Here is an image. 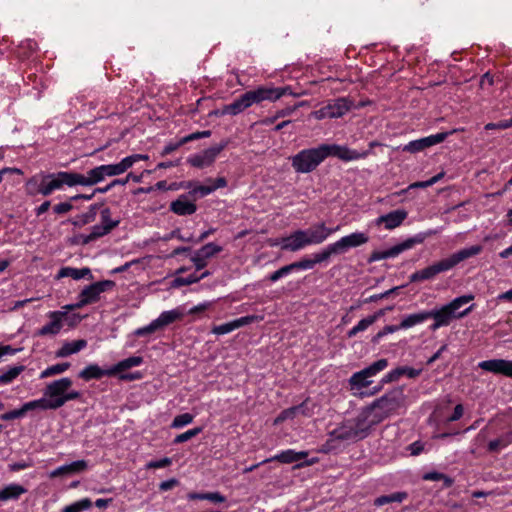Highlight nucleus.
<instances>
[{
  "mask_svg": "<svg viewBox=\"0 0 512 512\" xmlns=\"http://www.w3.org/2000/svg\"><path fill=\"white\" fill-rule=\"evenodd\" d=\"M72 380L63 377L48 383L44 389L43 397L36 399L39 409L56 410L64 406L67 402L81 398V392L71 389Z\"/></svg>",
  "mask_w": 512,
  "mask_h": 512,
  "instance_id": "obj_1",
  "label": "nucleus"
},
{
  "mask_svg": "<svg viewBox=\"0 0 512 512\" xmlns=\"http://www.w3.org/2000/svg\"><path fill=\"white\" fill-rule=\"evenodd\" d=\"M64 186L74 187L73 172L39 173L25 182V191L29 196H49Z\"/></svg>",
  "mask_w": 512,
  "mask_h": 512,
  "instance_id": "obj_2",
  "label": "nucleus"
},
{
  "mask_svg": "<svg viewBox=\"0 0 512 512\" xmlns=\"http://www.w3.org/2000/svg\"><path fill=\"white\" fill-rule=\"evenodd\" d=\"M286 94V88L259 86L248 90L230 104L223 107L222 114L236 116L253 105L263 101L274 102Z\"/></svg>",
  "mask_w": 512,
  "mask_h": 512,
  "instance_id": "obj_3",
  "label": "nucleus"
},
{
  "mask_svg": "<svg viewBox=\"0 0 512 512\" xmlns=\"http://www.w3.org/2000/svg\"><path fill=\"white\" fill-rule=\"evenodd\" d=\"M129 169L126 158L119 163L106 164L94 167L87 171L86 175L73 172L75 186H94L102 182L106 177L118 176L125 173Z\"/></svg>",
  "mask_w": 512,
  "mask_h": 512,
  "instance_id": "obj_4",
  "label": "nucleus"
},
{
  "mask_svg": "<svg viewBox=\"0 0 512 512\" xmlns=\"http://www.w3.org/2000/svg\"><path fill=\"white\" fill-rule=\"evenodd\" d=\"M369 236L364 232H354L346 235L336 242L329 244L322 251L313 254L315 262L322 263L327 261L334 254H343L350 248H355L366 244Z\"/></svg>",
  "mask_w": 512,
  "mask_h": 512,
  "instance_id": "obj_5",
  "label": "nucleus"
},
{
  "mask_svg": "<svg viewBox=\"0 0 512 512\" xmlns=\"http://www.w3.org/2000/svg\"><path fill=\"white\" fill-rule=\"evenodd\" d=\"M326 159L323 145L303 149L291 157V165L297 173H310Z\"/></svg>",
  "mask_w": 512,
  "mask_h": 512,
  "instance_id": "obj_6",
  "label": "nucleus"
},
{
  "mask_svg": "<svg viewBox=\"0 0 512 512\" xmlns=\"http://www.w3.org/2000/svg\"><path fill=\"white\" fill-rule=\"evenodd\" d=\"M387 367V359H379L361 371L355 372L348 380L350 391H352L354 395H362V390L372 384L373 381L371 378Z\"/></svg>",
  "mask_w": 512,
  "mask_h": 512,
  "instance_id": "obj_7",
  "label": "nucleus"
},
{
  "mask_svg": "<svg viewBox=\"0 0 512 512\" xmlns=\"http://www.w3.org/2000/svg\"><path fill=\"white\" fill-rule=\"evenodd\" d=\"M402 393L392 391L373 402L369 407V413L373 414V424L379 423L389 415L397 411L402 405Z\"/></svg>",
  "mask_w": 512,
  "mask_h": 512,
  "instance_id": "obj_8",
  "label": "nucleus"
},
{
  "mask_svg": "<svg viewBox=\"0 0 512 512\" xmlns=\"http://www.w3.org/2000/svg\"><path fill=\"white\" fill-rule=\"evenodd\" d=\"M115 283L111 280H103L95 282L86 286L78 295V302L75 304H68L63 307L66 310L80 309L86 305L96 303L100 300V295L108 290H111Z\"/></svg>",
  "mask_w": 512,
  "mask_h": 512,
  "instance_id": "obj_9",
  "label": "nucleus"
},
{
  "mask_svg": "<svg viewBox=\"0 0 512 512\" xmlns=\"http://www.w3.org/2000/svg\"><path fill=\"white\" fill-rule=\"evenodd\" d=\"M424 241V237L422 235H416L414 237H410L403 242L396 244L386 250H375L369 256L368 262H376L389 258H395L401 253L412 249L415 245L421 244Z\"/></svg>",
  "mask_w": 512,
  "mask_h": 512,
  "instance_id": "obj_10",
  "label": "nucleus"
},
{
  "mask_svg": "<svg viewBox=\"0 0 512 512\" xmlns=\"http://www.w3.org/2000/svg\"><path fill=\"white\" fill-rule=\"evenodd\" d=\"M119 220H113L109 208H104L100 212V224L94 225L87 235H82V243L88 244L107 234L119 225Z\"/></svg>",
  "mask_w": 512,
  "mask_h": 512,
  "instance_id": "obj_11",
  "label": "nucleus"
},
{
  "mask_svg": "<svg viewBox=\"0 0 512 512\" xmlns=\"http://www.w3.org/2000/svg\"><path fill=\"white\" fill-rule=\"evenodd\" d=\"M351 108V102L346 98H338L329 102L326 106L319 110L313 111L312 116L317 120L326 118H339L345 115Z\"/></svg>",
  "mask_w": 512,
  "mask_h": 512,
  "instance_id": "obj_12",
  "label": "nucleus"
},
{
  "mask_svg": "<svg viewBox=\"0 0 512 512\" xmlns=\"http://www.w3.org/2000/svg\"><path fill=\"white\" fill-rule=\"evenodd\" d=\"M326 158L329 156L336 157L342 161H354L364 159L369 155V151L359 152L354 149H350L347 146L337 144H322Z\"/></svg>",
  "mask_w": 512,
  "mask_h": 512,
  "instance_id": "obj_13",
  "label": "nucleus"
},
{
  "mask_svg": "<svg viewBox=\"0 0 512 512\" xmlns=\"http://www.w3.org/2000/svg\"><path fill=\"white\" fill-rule=\"evenodd\" d=\"M181 317L182 313L177 309L164 311L160 314V316L157 319L153 320L149 325L139 328L136 331V335L144 336L153 333L156 330L173 323L174 321L180 319Z\"/></svg>",
  "mask_w": 512,
  "mask_h": 512,
  "instance_id": "obj_14",
  "label": "nucleus"
},
{
  "mask_svg": "<svg viewBox=\"0 0 512 512\" xmlns=\"http://www.w3.org/2000/svg\"><path fill=\"white\" fill-rule=\"evenodd\" d=\"M69 310L63 309L62 311H50L47 314L49 322L42 326L37 332L38 336H55L60 333L63 328V321L67 316Z\"/></svg>",
  "mask_w": 512,
  "mask_h": 512,
  "instance_id": "obj_15",
  "label": "nucleus"
},
{
  "mask_svg": "<svg viewBox=\"0 0 512 512\" xmlns=\"http://www.w3.org/2000/svg\"><path fill=\"white\" fill-rule=\"evenodd\" d=\"M278 244H281L282 250L291 252L299 251L310 245L307 238V231L304 230H296L289 236L282 238L280 242H273L271 245L274 246Z\"/></svg>",
  "mask_w": 512,
  "mask_h": 512,
  "instance_id": "obj_16",
  "label": "nucleus"
},
{
  "mask_svg": "<svg viewBox=\"0 0 512 512\" xmlns=\"http://www.w3.org/2000/svg\"><path fill=\"white\" fill-rule=\"evenodd\" d=\"M223 148H224L223 145L210 147L200 153L191 155L187 159V162L191 166L200 168V169L209 167L215 162L217 156L220 154V152L223 150Z\"/></svg>",
  "mask_w": 512,
  "mask_h": 512,
  "instance_id": "obj_17",
  "label": "nucleus"
},
{
  "mask_svg": "<svg viewBox=\"0 0 512 512\" xmlns=\"http://www.w3.org/2000/svg\"><path fill=\"white\" fill-rule=\"evenodd\" d=\"M264 319L263 315H247L244 317H240L231 322H227L221 325L214 326L212 328V333L216 335H224L228 334L240 327L249 325L254 322H260Z\"/></svg>",
  "mask_w": 512,
  "mask_h": 512,
  "instance_id": "obj_18",
  "label": "nucleus"
},
{
  "mask_svg": "<svg viewBox=\"0 0 512 512\" xmlns=\"http://www.w3.org/2000/svg\"><path fill=\"white\" fill-rule=\"evenodd\" d=\"M447 132H440L421 139L410 141L402 150L409 153H417L424 149L443 142L447 137Z\"/></svg>",
  "mask_w": 512,
  "mask_h": 512,
  "instance_id": "obj_19",
  "label": "nucleus"
},
{
  "mask_svg": "<svg viewBox=\"0 0 512 512\" xmlns=\"http://www.w3.org/2000/svg\"><path fill=\"white\" fill-rule=\"evenodd\" d=\"M478 367L484 371L491 372L496 375H502L512 378V360L491 359L481 361Z\"/></svg>",
  "mask_w": 512,
  "mask_h": 512,
  "instance_id": "obj_20",
  "label": "nucleus"
},
{
  "mask_svg": "<svg viewBox=\"0 0 512 512\" xmlns=\"http://www.w3.org/2000/svg\"><path fill=\"white\" fill-rule=\"evenodd\" d=\"M446 270H448V260H441L438 263L412 273L409 277V281L411 283H416L431 280L434 279L439 273Z\"/></svg>",
  "mask_w": 512,
  "mask_h": 512,
  "instance_id": "obj_21",
  "label": "nucleus"
},
{
  "mask_svg": "<svg viewBox=\"0 0 512 512\" xmlns=\"http://www.w3.org/2000/svg\"><path fill=\"white\" fill-rule=\"evenodd\" d=\"M316 264L317 263L315 262L314 257L313 258L305 257L297 262H293L291 264L281 267L280 269L271 273L268 278L271 282H276L283 276H286L287 274L291 273L292 271L312 269Z\"/></svg>",
  "mask_w": 512,
  "mask_h": 512,
  "instance_id": "obj_22",
  "label": "nucleus"
},
{
  "mask_svg": "<svg viewBox=\"0 0 512 512\" xmlns=\"http://www.w3.org/2000/svg\"><path fill=\"white\" fill-rule=\"evenodd\" d=\"M407 212L405 210H394L385 215L379 216L375 220L376 226L384 225L387 230H392L399 227L403 221L407 218Z\"/></svg>",
  "mask_w": 512,
  "mask_h": 512,
  "instance_id": "obj_23",
  "label": "nucleus"
},
{
  "mask_svg": "<svg viewBox=\"0 0 512 512\" xmlns=\"http://www.w3.org/2000/svg\"><path fill=\"white\" fill-rule=\"evenodd\" d=\"M338 230L337 228H328L325 223H318L307 231V238L310 245L323 243L331 234Z\"/></svg>",
  "mask_w": 512,
  "mask_h": 512,
  "instance_id": "obj_24",
  "label": "nucleus"
},
{
  "mask_svg": "<svg viewBox=\"0 0 512 512\" xmlns=\"http://www.w3.org/2000/svg\"><path fill=\"white\" fill-rule=\"evenodd\" d=\"M308 451H295L293 449L284 450L268 459L262 461V463H268L272 461H277L283 464H291L294 462H298L302 459H305L308 456Z\"/></svg>",
  "mask_w": 512,
  "mask_h": 512,
  "instance_id": "obj_25",
  "label": "nucleus"
},
{
  "mask_svg": "<svg viewBox=\"0 0 512 512\" xmlns=\"http://www.w3.org/2000/svg\"><path fill=\"white\" fill-rule=\"evenodd\" d=\"M473 299H474V296L469 294V295H463V296L458 297V298L454 299L453 301H451L450 302V318L451 317L461 318V317L465 316L466 314H468L472 310L474 304H471L464 309H462V307L469 304Z\"/></svg>",
  "mask_w": 512,
  "mask_h": 512,
  "instance_id": "obj_26",
  "label": "nucleus"
},
{
  "mask_svg": "<svg viewBox=\"0 0 512 512\" xmlns=\"http://www.w3.org/2000/svg\"><path fill=\"white\" fill-rule=\"evenodd\" d=\"M170 210L180 216L192 215L196 212V204L185 195H181L177 200L173 201L170 205Z\"/></svg>",
  "mask_w": 512,
  "mask_h": 512,
  "instance_id": "obj_27",
  "label": "nucleus"
},
{
  "mask_svg": "<svg viewBox=\"0 0 512 512\" xmlns=\"http://www.w3.org/2000/svg\"><path fill=\"white\" fill-rule=\"evenodd\" d=\"M88 465L85 460L74 461L70 464L60 466L55 470L51 471L49 476L50 478H56L66 474H75L83 472L87 469Z\"/></svg>",
  "mask_w": 512,
  "mask_h": 512,
  "instance_id": "obj_28",
  "label": "nucleus"
},
{
  "mask_svg": "<svg viewBox=\"0 0 512 512\" xmlns=\"http://www.w3.org/2000/svg\"><path fill=\"white\" fill-rule=\"evenodd\" d=\"M425 314H429V319L434 320L430 326L432 331H435L442 326L448 325V304L443 305L440 309L425 311Z\"/></svg>",
  "mask_w": 512,
  "mask_h": 512,
  "instance_id": "obj_29",
  "label": "nucleus"
},
{
  "mask_svg": "<svg viewBox=\"0 0 512 512\" xmlns=\"http://www.w3.org/2000/svg\"><path fill=\"white\" fill-rule=\"evenodd\" d=\"M87 346L85 339H79L71 342H65L61 348L56 351L57 358H65L72 354H76Z\"/></svg>",
  "mask_w": 512,
  "mask_h": 512,
  "instance_id": "obj_30",
  "label": "nucleus"
},
{
  "mask_svg": "<svg viewBox=\"0 0 512 512\" xmlns=\"http://www.w3.org/2000/svg\"><path fill=\"white\" fill-rule=\"evenodd\" d=\"M79 378L84 381H90L93 379H100L104 376H111L109 369H102L97 364H90L79 372Z\"/></svg>",
  "mask_w": 512,
  "mask_h": 512,
  "instance_id": "obj_31",
  "label": "nucleus"
},
{
  "mask_svg": "<svg viewBox=\"0 0 512 512\" xmlns=\"http://www.w3.org/2000/svg\"><path fill=\"white\" fill-rule=\"evenodd\" d=\"M71 277L74 280H80L82 278L92 279L93 276L91 274V270L88 267L84 268H73V267H63L58 271L57 278Z\"/></svg>",
  "mask_w": 512,
  "mask_h": 512,
  "instance_id": "obj_32",
  "label": "nucleus"
},
{
  "mask_svg": "<svg viewBox=\"0 0 512 512\" xmlns=\"http://www.w3.org/2000/svg\"><path fill=\"white\" fill-rule=\"evenodd\" d=\"M39 409V405L36 400L29 401L22 405L21 408L6 412L0 415V419L3 421H11L23 417L28 411Z\"/></svg>",
  "mask_w": 512,
  "mask_h": 512,
  "instance_id": "obj_33",
  "label": "nucleus"
},
{
  "mask_svg": "<svg viewBox=\"0 0 512 512\" xmlns=\"http://www.w3.org/2000/svg\"><path fill=\"white\" fill-rule=\"evenodd\" d=\"M27 490L19 484H9L0 490V501L17 500Z\"/></svg>",
  "mask_w": 512,
  "mask_h": 512,
  "instance_id": "obj_34",
  "label": "nucleus"
},
{
  "mask_svg": "<svg viewBox=\"0 0 512 512\" xmlns=\"http://www.w3.org/2000/svg\"><path fill=\"white\" fill-rule=\"evenodd\" d=\"M142 362H143L142 357L132 356V357L126 358V359L118 362L117 364H115L114 366L109 368V372L111 373V376H115V375H117L123 371H126L130 368L139 366Z\"/></svg>",
  "mask_w": 512,
  "mask_h": 512,
  "instance_id": "obj_35",
  "label": "nucleus"
},
{
  "mask_svg": "<svg viewBox=\"0 0 512 512\" xmlns=\"http://www.w3.org/2000/svg\"><path fill=\"white\" fill-rule=\"evenodd\" d=\"M482 250V247L480 245H474L468 248H464L458 253L453 254L450 256V266L455 265L459 263L460 261L467 259L471 256H475L479 254Z\"/></svg>",
  "mask_w": 512,
  "mask_h": 512,
  "instance_id": "obj_36",
  "label": "nucleus"
},
{
  "mask_svg": "<svg viewBox=\"0 0 512 512\" xmlns=\"http://www.w3.org/2000/svg\"><path fill=\"white\" fill-rule=\"evenodd\" d=\"M429 316H430L429 314H425V311L415 313V314H410L403 318V320L399 324L400 328L408 329V328H411L418 324H421V323L425 322L426 320H428Z\"/></svg>",
  "mask_w": 512,
  "mask_h": 512,
  "instance_id": "obj_37",
  "label": "nucleus"
},
{
  "mask_svg": "<svg viewBox=\"0 0 512 512\" xmlns=\"http://www.w3.org/2000/svg\"><path fill=\"white\" fill-rule=\"evenodd\" d=\"M189 500H208L213 503H223L226 501L225 496H223L219 492H205V493H196L192 492L187 495Z\"/></svg>",
  "mask_w": 512,
  "mask_h": 512,
  "instance_id": "obj_38",
  "label": "nucleus"
},
{
  "mask_svg": "<svg viewBox=\"0 0 512 512\" xmlns=\"http://www.w3.org/2000/svg\"><path fill=\"white\" fill-rule=\"evenodd\" d=\"M69 368H70V363H68V362L57 363V364L51 365V366L47 367L46 369H44L40 373V379H45V378H49V377H52L55 375L62 374L65 371H67Z\"/></svg>",
  "mask_w": 512,
  "mask_h": 512,
  "instance_id": "obj_39",
  "label": "nucleus"
},
{
  "mask_svg": "<svg viewBox=\"0 0 512 512\" xmlns=\"http://www.w3.org/2000/svg\"><path fill=\"white\" fill-rule=\"evenodd\" d=\"M407 498V493L405 492H395L390 495H382L375 499L374 504L376 506H383L392 502H402Z\"/></svg>",
  "mask_w": 512,
  "mask_h": 512,
  "instance_id": "obj_40",
  "label": "nucleus"
},
{
  "mask_svg": "<svg viewBox=\"0 0 512 512\" xmlns=\"http://www.w3.org/2000/svg\"><path fill=\"white\" fill-rule=\"evenodd\" d=\"M374 323L375 322L370 317V315L361 319L353 328H351L347 332V337L353 338V337L357 336L359 333L366 331Z\"/></svg>",
  "mask_w": 512,
  "mask_h": 512,
  "instance_id": "obj_41",
  "label": "nucleus"
},
{
  "mask_svg": "<svg viewBox=\"0 0 512 512\" xmlns=\"http://www.w3.org/2000/svg\"><path fill=\"white\" fill-rule=\"evenodd\" d=\"M24 370V366H14L0 374V384L6 385L15 380Z\"/></svg>",
  "mask_w": 512,
  "mask_h": 512,
  "instance_id": "obj_42",
  "label": "nucleus"
},
{
  "mask_svg": "<svg viewBox=\"0 0 512 512\" xmlns=\"http://www.w3.org/2000/svg\"><path fill=\"white\" fill-rule=\"evenodd\" d=\"M305 405H297L283 410L274 420V425H279L288 419H294L299 414V409Z\"/></svg>",
  "mask_w": 512,
  "mask_h": 512,
  "instance_id": "obj_43",
  "label": "nucleus"
},
{
  "mask_svg": "<svg viewBox=\"0 0 512 512\" xmlns=\"http://www.w3.org/2000/svg\"><path fill=\"white\" fill-rule=\"evenodd\" d=\"M96 217V206L93 205L90 207L89 211L86 213H83L81 215H78L76 219L73 221V224L75 226H84L86 224H89L95 220Z\"/></svg>",
  "mask_w": 512,
  "mask_h": 512,
  "instance_id": "obj_44",
  "label": "nucleus"
},
{
  "mask_svg": "<svg viewBox=\"0 0 512 512\" xmlns=\"http://www.w3.org/2000/svg\"><path fill=\"white\" fill-rule=\"evenodd\" d=\"M91 507V501L88 498L82 499L66 506L62 512H82Z\"/></svg>",
  "mask_w": 512,
  "mask_h": 512,
  "instance_id": "obj_45",
  "label": "nucleus"
},
{
  "mask_svg": "<svg viewBox=\"0 0 512 512\" xmlns=\"http://www.w3.org/2000/svg\"><path fill=\"white\" fill-rule=\"evenodd\" d=\"M194 419V416L190 413H183L180 415H177L171 424L172 428H182L188 424H190Z\"/></svg>",
  "mask_w": 512,
  "mask_h": 512,
  "instance_id": "obj_46",
  "label": "nucleus"
},
{
  "mask_svg": "<svg viewBox=\"0 0 512 512\" xmlns=\"http://www.w3.org/2000/svg\"><path fill=\"white\" fill-rule=\"evenodd\" d=\"M202 432V427H195L175 437L174 443L179 444L190 440Z\"/></svg>",
  "mask_w": 512,
  "mask_h": 512,
  "instance_id": "obj_47",
  "label": "nucleus"
},
{
  "mask_svg": "<svg viewBox=\"0 0 512 512\" xmlns=\"http://www.w3.org/2000/svg\"><path fill=\"white\" fill-rule=\"evenodd\" d=\"M221 251L222 247L214 243H208L204 245L200 250H198V252L201 253V255L206 259L220 253Z\"/></svg>",
  "mask_w": 512,
  "mask_h": 512,
  "instance_id": "obj_48",
  "label": "nucleus"
},
{
  "mask_svg": "<svg viewBox=\"0 0 512 512\" xmlns=\"http://www.w3.org/2000/svg\"><path fill=\"white\" fill-rule=\"evenodd\" d=\"M20 56L29 57L37 49V43L33 40H25L20 45Z\"/></svg>",
  "mask_w": 512,
  "mask_h": 512,
  "instance_id": "obj_49",
  "label": "nucleus"
},
{
  "mask_svg": "<svg viewBox=\"0 0 512 512\" xmlns=\"http://www.w3.org/2000/svg\"><path fill=\"white\" fill-rule=\"evenodd\" d=\"M443 176H444V172H441V173L431 177L429 180L414 182V183L410 184L409 189L430 187V186L434 185L435 183H437L438 180L440 178H442Z\"/></svg>",
  "mask_w": 512,
  "mask_h": 512,
  "instance_id": "obj_50",
  "label": "nucleus"
},
{
  "mask_svg": "<svg viewBox=\"0 0 512 512\" xmlns=\"http://www.w3.org/2000/svg\"><path fill=\"white\" fill-rule=\"evenodd\" d=\"M422 478L427 481H442L444 486H448V477L443 473L428 472Z\"/></svg>",
  "mask_w": 512,
  "mask_h": 512,
  "instance_id": "obj_51",
  "label": "nucleus"
},
{
  "mask_svg": "<svg viewBox=\"0 0 512 512\" xmlns=\"http://www.w3.org/2000/svg\"><path fill=\"white\" fill-rule=\"evenodd\" d=\"M172 463V460L168 457H164L159 460L150 461L146 464L147 469H159L170 466Z\"/></svg>",
  "mask_w": 512,
  "mask_h": 512,
  "instance_id": "obj_52",
  "label": "nucleus"
},
{
  "mask_svg": "<svg viewBox=\"0 0 512 512\" xmlns=\"http://www.w3.org/2000/svg\"><path fill=\"white\" fill-rule=\"evenodd\" d=\"M32 466H33V461L31 459H29V460H22L20 462L11 463L8 465V468H9V471H11V472H17L20 470L30 468Z\"/></svg>",
  "mask_w": 512,
  "mask_h": 512,
  "instance_id": "obj_53",
  "label": "nucleus"
},
{
  "mask_svg": "<svg viewBox=\"0 0 512 512\" xmlns=\"http://www.w3.org/2000/svg\"><path fill=\"white\" fill-rule=\"evenodd\" d=\"M398 289H399V287H394V288H391V289H389V290H387V291H385L383 293L371 295L369 298H367L365 300V302L366 303L377 302L379 300L388 298L391 294H393Z\"/></svg>",
  "mask_w": 512,
  "mask_h": 512,
  "instance_id": "obj_54",
  "label": "nucleus"
},
{
  "mask_svg": "<svg viewBox=\"0 0 512 512\" xmlns=\"http://www.w3.org/2000/svg\"><path fill=\"white\" fill-rule=\"evenodd\" d=\"M210 135H211V131H209V130L194 132V133H191V134L185 136L184 138H182V143H187V142L197 140L200 138H207Z\"/></svg>",
  "mask_w": 512,
  "mask_h": 512,
  "instance_id": "obj_55",
  "label": "nucleus"
},
{
  "mask_svg": "<svg viewBox=\"0 0 512 512\" xmlns=\"http://www.w3.org/2000/svg\"><path fill=\"white\" fill-rule=\"evenodd\" d=\"M400 325H386L375 336V340L400 330Z\"/></svg>",
  "mask_w": 512,
  "mask_h": 512,
  "instance_id": "obj_56",
  "label": "nucleus"
},
{
  "mask_svg": "<svg viewBox=\"0 0 512 512\" xmlns=\"http://www.w3.org/2000/svg\"><path fill=\"white\" fill-rule=\"evenodd\" d=\"M300 405H305L299 409V414L305 417H311L314 414V404L310 405V400L307 398Z\"/></svg>",
  "mask_w": 512,
  "mask_h": 512,
  "instance_id": "obj_57",
  "label": "nucleus"
},
{
  "mask_svg": "<svg viewBox=\"0 0 512 512\" xmlns=\"http://www.w3.org/2000/svg\"><path fill=\"white\" fill-rule=\"evenodd\" d=\"M401 370H400V367L394 369V370H391L390 372H388L382 379V382L383 383H390V382H394V381H397L402 375H401Z\"/></svg>",
  "mask_w": 512,
  "mask_h": 512,
  "instance_id": "obj_58",
  "label": "nucleus"
},
{
  "mask_svg": "<svg viewBox=\"0 0 512 512\" xmlns=\"http://www.w3.org/2000/svg\"><path fill=\"white\" fill-rule=\"evenodd\" d=\"M73 209V205L70 202H61L54 205L53 210L56 214H66Z\"/></svg>",
  "mask_w": 512,
  "mask_h": 512,
  "instance_id": "obj_59",
  "label": "nucleus"
},
{
  "mask_svg": "<svg viewBox=\"0 0 512 512\" xmlns=\"http://www.w3.org/2000/svg\"><path fill=\"white\" fill-rule=\"evenodd\" d=\"M407 450L411 455L417 456L424 451V443L421 441H415L408 446Z\"/></svg>",
  "mask_w": 512,
  "mask_h": 512,
  "instance_id": "obj_60",
  "label": "nucleus"
},
{
  "mask_svg": "<svg viewBox=\"0 0 512 512\" xmlns=\"http://www.w3.org/2000/svg\"><path fill=\"white\" fill-rule=\"evenodd\" d=\"M191 260L194 263L196 270H201L207 265V262H206L207 259L204 256H202L201 253H199L198 251L191 258Z\"/></svg>",
  "mask_w": 512,
  "mask_h": 512,
  "instance_id": "obj_61",
  "label": "nucleus"
},
{
  "mask_svg": "<svg viewBox=\"0 0 512 512\" xmlns=\"http://www.w3.org/2000/svg\"><path fill=\"white\" fill-rule=\"evenodd\" d=\"M215 191V187L211 185H199L192 189V192L195 194H200L201 196H206Z\"/></svg>",
  "mask_w": 512,
  "mask_h": 512,
  "instance_id": "obj_62",
  "label": "nucleus"
},
{
  "mask_svg": "<svg viewBox=\"0 0 512 512\" xmlns=\"http://www.w3.org/2000/svg\"><path fill=\"white\" fill-rule=\"evenodd\" d=\"M334 434L339 439H351L357 437V431L352 429L349 431H343L342 429L335 430Z\"/></svg>",
  "mask_w": 512,
  "mask_h": 512,
  "instance_id": "obj_63",
  "label": "nucleus"
},
{
  "mask_svg": "<svg viewBox=\"0 0 512 512\" xmlns=\"http://www.w3.org/2000/svg\"><path fill=\"white\" fill-rule=\"evenodd\" d=\"M510 442H512V439L509 441H504L502 439H496V440L490 441L488 447H489L490 451H496L499 448L506 447Z\"/></svg>",
  "mask_w": 512,
  "mask_h": 512,
  "instance_id": "obj_64",
  "label": "nucleus"
}]
</instances>
